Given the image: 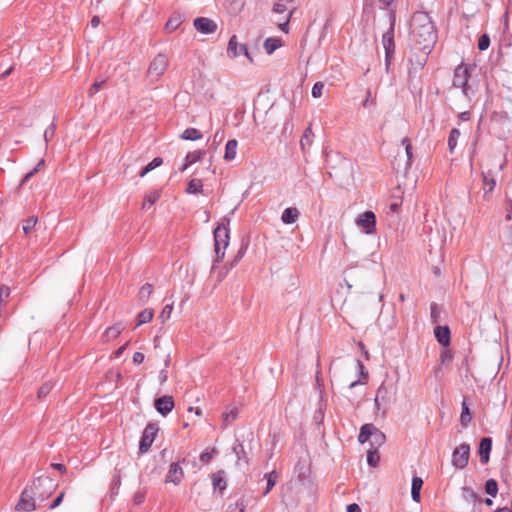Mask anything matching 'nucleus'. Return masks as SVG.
Segmentation results:
<instances>
[{
    "instance_id": "obj_1",
    "label": "nucleus",
    "mask_w": 512,
    "mask_h": 512,
    "mask_svg": "<svg viewBox=\"0 0 512 512\" xmlns=\"http://www.w3.org/2000/svg\"><path fill=\"white\" fill-rule=\"evenodd\" d=\"M411 35L418 49L428 55L436 42L437 36L434 25L426 13L414 14L411 22Z\"/></svg>"
},
{
    "instance_id": "obj_2",
    "label": "nucleus",
    "mask_w": 512,
    "mask_h": 512,
    "mask_svg": "<svg viewBox=\"0 0 512 512\" xmlns=\"http://www.w3.org/2000/svg\"><path fill=\"white\" fill-rule=\"evenodd\" d=\"M56 484L54 481L48 476H41L37 478L33 484L25 488L21 493L20 499L16 505V510L19 512H31L36 508V497L37 490L40 488H47L48 492L46 494H39V501H45L51 494Z\"/></svg>"
},
{
    "instance_id": "obj_3",
    "label": "nucleus",
    "mask_w": 512,
    "mask_h": 512,
    "mask_svg": "<svg viewBox=\"0 0 512 512\" xmlns=\"http://www.w3.org/2000/svg\"><path fill=\"white\" fill-rule=\"evenodd\" d=\"M369 440H370L371 446H373V448L378 449L385 443L386 436L375 425H373L371 423H367V424H364L360 428V432L358 435V441L361 444H363Z\"/></svg>"
},
{
    "instance_id": "obj_4",
    "label": "nucleus",
    "mask_w": 512,
    "mask_h": 512,
    "mask_svg": "<svg viewBox=\"0 0 512 512\" xmlns=\"http://www.w3.org/2000/svg\"><path fill=\"white\" fill-rule=\"evenodd\" d=\"M214 242H215V260L212 270L215 269V265L219 263L225 255V249L229 244V229L225 225H218L214 230Z\"/></svg>"
},
{
    "instance_id": "obj_5",
    "label": "nucleus",
    "mask_w": 512,
    "mask_h": 512,
    "mask_svg": "<svg viewBox=\"0 0 512 512\" xmlns=\"http://www.w3.org/2000/svg\"><path fill=\"white\" fill-rule=\"evenodd\" d=\"M392 389L387 386L385 383H382L375 395L374 399V413L381 414V416L385 417L390 403H391Z\"/></svg>"
},
{
    "instance_id": "obj_6",
    "label": "nucleus",
    "mask_w": 512,
    "mask_h": 512,
    "mask_svg": "<svg viewBox=\"0 0 512 512\" xmlns=\"http://www.w3.org/2000/svg\"><path fill=\"white\" fill-rule=\"evenodd\" d=\"M169 65L168 58L164 54H158L150 63L147 76L151 82H157Z\"/></svg>"
},
{
    "instance_id": "obj_7",
    "label": "nucleus",
    "mask_w": 512,
    "mask_h": 512,
    "mask_svg": "<svg viewBox=\"0 0 512 512\" xmlns=\"http://www.w3.org/2000/svg\"><path fill=\"white\" fill-rule=\"evenodd\" d=\"M470 77V66L460 64L455 68L453 85L462 89L463 94L469 97L470 87L468 79Z\"/></svg>"
},
{
    "instance_id": "obj_8",
    "label": "nucleus",
    "mask_w": 512,
    "mask_h": 512,
    "mask_svg": "<svg viewBox=\"0 0 512 512\" xmlns=\"http://www.w3.org/2000/svg\"><path fill=\"white\" fill-rule=\"evenodd\" d=\"M470 456V445L462 443L456 447L452 453V465L457 469H463L467 466Z\"/></svg>"
},
{
    "instance_id": "obj_9",
    "label": "nucleus",
    "mask_w": 512,
    "mask_h": 512,
    "mask_svg": "<svg viewBox=\"0 0 512 512\" xmlns=\"http://www.w3.org/2000/svg\"><path fill=\"white\" fill-rule=\"evenodd\" d=\"M382 44L385 50V66L389 69L391 58L395 51L394 42V23L392 22L389 29L382 36Z\"/></svg>"
},
{
    "instance_id": "obj_10",
    "label": "nucleus",
    "mask_w": 512,
    "mask_h": 512,
    "mask_svg": "<svg viewBox=\"0 0 512 512\" xmlns=\"http://www.w3.org/2000/svg\"><path fill=\"white\" fill-rule=\"evenodd\" d=\"M355 223L366 234H373L376 228V216L372 211H365L364 213L358 215Z\"/></svg>"
},
{
    "instance_id": "obj_11",
    "label": "nucleus",
    "mask_w": 512,
    "mask_h": 512,
    "mask_svg": "<svg viewBox=\"0 0 512 512\" xmlns=\"http://www.w3.org/2000/svg\"><path fill=\"white\" fill-rule=\"evenodd\" d=\"M158 432V427L155 424H149L144 429L143 435L140 440L139 450L141 453L148 452L149 448L152 446L155 437Z\"/></svg>"
},
{
    "instance_id": "obj_12",
    "label": "nucleus",
    "mask_w": 512,
    "mask_h": 512,
    "mask_svg": "<svg viewBox=\"0 0 512 512\" xmlns=\"http://www.w3.org/2000/svg\"><path fill=\"white\" fill-rule=\"evenodd\" d=\"M174 400L172 396L164 395L156 398L154 401V407L159 414L163 417L167 416L174 408Z\"/></svg>"
},
{
    "instance_id": "obj_13",
    "label": "nucleus",
    "mask_w": 512,
    "mask_h": 512,
    "mask_svg": "<svg viewBox=\"0 0 512 512\" xmlns=\"http://www.w3.org/2000/svg\"><path fill=\"white\" fill-rule=\"evenodd\" d=\"M193 25L195 29L202 34H212L217 30L216 22L206 17L196 18Z\"/></svg>"
},
{
    "instance_id": "obj_14",
    "label": "nucleus",
    "mask_w": 512,
    "mask_h": 512,
    "mask_svg": "<svg viewBox=\"0 0 512 512\" xmlns=\"http://www.w3.org/2000/svg\"><path fill=\"white\" fill-rule=\"evenodd\" d=\"M184 478V471L179 465V463L173 462L169 466V470L165 477L166 483H173L174 485L180 484L182 479Z\"/></svg>"
},
{
    "instance_id": "obj_15",
    "label": "nucleus",
    "mask_w": 512,
    "mask_h": 512,
    "mask_svg": "<svg viewBox=\"0 0 512 512\" xmlns=\"http://www.w3.org/2000/svg\"><path fill=\"white\" fill-rule=\"evenodd\" d=\"M396 324V317L393 312H381L378 317V325L384 331L391 330Z\"/></svg>"
},
{
    "instance_id": "obj_16",
    "label": "nucleus",
    "mask_w": 512,
    "mask_h": 512,
    "mask_svg": "<svg viewBox=\"0 0 512 512\" xmlns=\"http://www.w3.org/2000/svg\"><path fill=\"white\" fill-rule=\"evenodd\" d=\"M492 449L491 438L484 437L481 439L479 444V457L482 464H486L489 461L490 452Z\"/></svg>"
},
{
    "instance_id": "obj_17",
    "label": "nucleus",
    "mask_w": 512,
    "mask_h": 512,
    "mask_svg": "<svg viewBox=\"0 0 512 512\" xmlns=\"http://www.w3.org/2000/svg\"><path fill=\"white\" fill-rule=\"evenodd\" d=\"M481 176L483 182V191L484 195L486 196L487 194L491 193L494 190L496 186V180L491 170L483 171L481 173Z\"/></svg>"
},
{
    "instance_id": "obj_18",
    "label": "nucleus",
    "mask_w": 512,
    "mask_h": 512,
    "mask_svg": "<svg viewBox=\"0 0 512 512\" xmlns=\"http://www.w3.org/2000/svg\"><path fill=\"white\" fill-rule=\"evenodd\" d=\"M434 335L441 345L448 346L450 344V330L447 326H436Z\"/></svg>"
},
{
    "instance_id": "obj_19",
    "label": "nucleus",
    "mask_w": 512,
    "mask_h": 512,
    "mask_svg": "<svg viewBox=\"0 0 512 512\" xmlns=\"http://www.w3.org/2000/svg\"><path fill=\"white\" fill-rule=\"evenodd\" d=\"M238 408L235 406H228L226 410L222 414V426L223 428H227L230 426L238 416Z\"/></svg>"
},
{
    "instance_id": "obj_20",
    "label": "nucleus",
    "mask_w": 512,
    "mask_h": 512,
    "mask_svg": "<svg viewBox=\"0 0 512 512\" xmlns=\"http://www.w3.org/2000/svg\"><path fill=\"white\" fill-rule=\"evenodd\" d=\"M240 47H245V45L239 44L237 41V36L233 35L228 42L227 55L230 58L238 57L240 54H242V51H240Z\"/></svg>"
},
{
    "instance_id": "obj_21",
    "label": "nucleus",
    "mask_w": 512,
    "mask_h": 512,
    "mask_svg": "<svg viewBox=\"0 0 512 512\" xmlns=\"http://www.w3.org/2000/svg\"><path fill=\"white\" fill-rule=\"evenodd\" d=\"M423 486V480L422 478L418 476H414L412 478V484H411V497L413 501L419 503L421 501V494L420 491Z\"/></svg>"
},
{
    "instance_id": "obj_22",
    "label": "nucleus",
    "mask_w": 512,
    "mask_h": 512,
    "mask_svg": "<svg viewBox=\"0 0 512 512\" xmlns=\"http://www.w3.org/2000/svg\"><path fill=\"white\" fill-rule=\"evenodd\" d=\"M299 217V211L297 208H294V207H289V208H286L282 215H281V220L284 224H293L297 221Z\"/></svg>"
},
{
    "instance_id": "obj_23",
    "label": "nucleus",
    "mask_w": 512,
    "mask_h": 512,
    "mask_svg": "<svg viewBox=\"0 0 512 512\" xmlns=\"http://www.w3.org/2000/svg\"><path fill=\"white\" fill-rule=\"evenodd\" d=\"M238 142L235 139L227 141L225 146L224 160L232 161L236 158Z\"/></svg>"
},
{
    "instance_id": "obj_24",
    "label": "nucleus",
    "mask_w": 512,
    "mask_h": 512,
    "mask_svg": "<svg viewBox=\"0 0 512 512\" xmlns=\"http://www.w3.org/2000/svg\"><path fill=\"white\" fill-rule=\"evenodd\" d=\"M123 330V325L121 323H117L111 327H108L104 334H103V338L105 341H111L115 338H117L119 336V334L122 332Z\"/></svg>"
},
{
    "instance_id": "obj_25",
    "label": "nucleus",
    "mask_w": 512,
    "mask_h": 512,
    "mask_svg": "<svg viewBox=\"0 0 512 512\" xmlns=\"http://www.w3.org/2000/svg\"><path fill=\"white\" fill-rule=\"evenodd\" d=\"M282 46V41L279 38L269 37L264 42V49L267 54L271 55L275 50Z\"/></svg>"
},
{
    "instance_id": "obj_26",
    "label": "nucleus",
    "mask_w": 512,
    "mask_h": 512,
    "mask_svg": "<svg viewBox=\"0 0 512 512\" xmlns=\"http://www.w3.org/2000/svg\"><path fill=\"white\" fill-rule=\"evenodd\" d=\"M203 155H204V152L200 151V150L192 151V152L188 153L185 157V162L183 164L182 171L186 170L190 165L199 161Z\"/></svg>"
},
{
    "instance_id": "obj_27",
    "label": "nucleus",
    "mask_w": 512,
    "mask_h": 512,
    "mask_svg": "<svg viewBox=\"0 0 512 512\" xmlns=\"http://www.w3.org/2000/svg\"><path fill=\"white\" fill-rule=\"evenodd\" d=\"M233 452H234V454L237 457V465L238 466H241L242 463H244L245 465H248L249 460H248V457L246 455L244 446L242 444H236L233 447Z\"/></svg>"
},
{
    "instance_id": "obj_28",
    "label": "nucleus",
    "mask_w": 512,
    "mask_h": 512,
    "mask_svg": "<svg viewBox=\"0 0 512 512\" xmlns=\"http://www.w3.org/2000/svg\"><path fill=\"white\" fill-rule=\"evenodd\" d=\"M160 198V192L157 190L151 191L145 195L144 201L142 204V209H149L153 204H155Z\"/></svg>"
},
{
    "instance_id": "obj_29",
    "label": "nucleus",
    "mask_w": 512,
    "mask_h": 512,
    "mask_svg": "<svg viewBox=\"0 0 512 512\" xmlns=\"http://www.w3.org/2000/svg\"><path fill=\"white\" fill-rule=\"evenodd\" d=\"M313 137H314L313 131H312L311 127H308L304 131V134L300 140V146H301L302 151H305L307 148H309L312 145Z\"/></svg>"
},
{
    "instance_id": "obj_30",
    "label": "nucleus",
    "mask_w": 512,
    "mask_h": 512,
    "mask_svg": "<svg viewBox=\"0 0 512 512\" xmlns=\"http://www.w3.org/2000/svg\"><path fill=\"white\" fill-rule=\"evenodd\" d=\"M153 316H154L153 309H150V308L144 309L138 315V323H137L136 327L141 326L146 323H149L153 319Z\"/></svg>"
},
{
    "instance_id": "obj_31",
    "label": "nucleus",
    "mask_w": 512,
    "mask_h": 512,
    "mask_svg": "<svg viewBox=\"0 0 512 512\" xmlns=\"http://www.w3.org/2000/svg\"><path fill=\"white\" fill-rule=\"evenodd\" d=\"M181 138L184 139V140L195 141V140L201 139L202 138V134H201V132L199 130H197L195 128H187L182 133Z\"/></svg>"
},
{
    "instance_id": "obj_32",
    "label": "nucleus",
    "mask_w": 512,
    "mask_h": 512,
    "mask_svg": "<svg viewBox=\"0 0 512 512\" xmlns=\"http://www.w3.org/2000/svg\"><path fill=\"white\" fill-rule=\"evenodd\" d=\"M226 481L224 479V472L218 471L213 475V486L214 488H218L220 491L226 489Z\"/></svg>"
},
{
    "instance_id": "obj_33",
    "label": "nucleus",
    "mask_w": 512,
    "mask_h": 512,
    "mask_svg": "<svg viewBox=\"0 0 512 512\" xmlns=\"http://www.w3.org/2000/svg\"><path fill=\"white\" fill-rule=\"evenodd\" d=\"M203 183L200 179H192L189 181L186 192L189 194H197L202 191Z\"/></svg>"
},
{
    "instance_id": "obj_34",
    "label": "nucleus",
    "mask_w": 512,
    "mask_h": 512,
    "mask_svg": "<svg viewBox=\"0 0 512 512\" xmlns=\"http://www.w3.org/2000/svg\"><path fill=\"white\" fill-rule=\"evenodd\" d=\"M460 137V131L457 128H454L450 131L449 137H448V146L451 153L454 152L457 141Z\"/></svg>"
},
{
    "instance_id": "obj_35",
    "label": "nucleus",
    "mask_w": 512,
    "mask_h": 512,
    "mask_svg": "<svg viewBox=\"0 0 512 512\" xmlns=\"http://www.w3.org/2000/svg\"><path fill=\"white\" fill-rule=\"evenodd\" d=\"M471 413L466 402L462 403V411L460 415V423L463 427H466L471 422Z\"/></svg>"
},
{
    "instance_id": "obj_36",
    "label": "nucleus",
    "mask_w": 512,
    "mask_h": 512,
    "mask_svg": "<svg viewBox=\"0 0 512 512\" xmlns=\"http://www.w3.org/2000/svg\"><path fill=\"white\" fill-rule=\"evenodd\" d=\"M246 503L243 499H239L234 503L228 504L225 512H245Z\"/></svg>"
},
{
    "instance_id": "obj_37",
    "label": "nucleus",
    "mask_w": 512,
    "mask_h": 512,
    "mask_svg": "<svg viewBox=\"0 0 512 512\" xmlns=\"http://www.w3.org/2000/svg\"><path fill=\"white\" fill-rule=\"evenodd\" d=\"M153 291V286L149 283L144 284L139 290V300L147 302Z\"/></svg>"
},
{
    "instance_id": "obj_38",
    "label": "nucleus",
    "mask_w": 512,
    "mask_h": 512,
    "mask_svg": "<svg viewBox=\"0 0 512 512\" xmlns=\"http://www.w3.org/2000/svg\"><path fill=\"white\" fill-rule=\"evenodd\" d=\"M162 158L156 157L150 163H148L139 173L140 177H144L147 173L159 167L162 164Z\"/></svg>"
},
{
    "instance_id": "obj_39",
    "label": "nucleus",
    "mask_w": 512,
    "mask_h": 512,
    "mask_svg": "<svg viewBox=\"0 0 512 512\" xmlns=\"http://www.w3.org/2000/svg\"><path fill=\"white\" fill-rule=\"evenodd\" d=\"M265 478L267 480V487L263 494L267 495L271 491V489L275 486L278 476L275 471H272L270 473H266Z\"/></svg>"
},
{
    "instance_id": "obj_40",
    "label": "nucleus",
    "mask_w": 512,
    "mask_h": 512,
    "mask_svg": "<svg viewBox=\"0 0 512 512\" xmlns=\"http://www.w3.org/2000/svg\"><path fill=\"white\" fill-rule=\"evenodd\" d=\"M378 449L376 448H373L371 450L368 451L367 453V463L371 466V467H376L380 461V456L378 454Z\"/></svg>"
},
{
    "instance_id": "obj_41",
    "label": "nucleus",
    "mask_w": 512,
    "mask_h": 512,
    "mask_svg": "<svg viewBox=\"0 0 512 512\" xmlns=\"http://www.w3.org/2000/svg\"><path fill=\"white\" fill-rule=\"evenodd\" d=\"M38 223V218L36 216H31L28 219H26L23 223V232L27 235L29 234Z\"/></svg>"
},
{
    "instance_id": "obj_42",
    "label": "nucleus",
    "mask_w": 512,
    "mask_h": 512,
    "mask_svg": "<svg viewBox=\"0 0 512 512\" xmlns=\"http://www.w3.org/2000/svg\"><path fill=\"white\" fill-rule=\"evenodd\" d=\"M485 491L491 497H495L498 492V484L494 479H489L485 483Z\"/></svg>"
},
{
    "instance_id": "obj_43",
    "label": "nucleus",
    "mask_w": 512,
    "mask_h": 512,
    "mask_svg": "<svg viewBox=\"0 0 512 512\" xmlns=\"http://www.w3.org/2000/svg\"><path fill=\"white\" fill-rule=\"evenodd\" d=\"M294 0H277L273 5V12L282 14L286 12V4L293 2Z\"/></svg>"
},
{
    "instance_id": "obj_44",
    "label": "nucleus",
    "mask_w": 512,
    "mask_h": 512,
    "mask_svg": "<svg viewBox=\"0 0 512 512\" xmlns=\"http://www.w3.org/2000/svg\"><path fill=\"white\" fill-rule=\"evenodd\" d=\"M44 165H45V161H44L43 159H42V160H40V161L37 163V165L35 166V168H34L33 170H31L30 172H28V173L23 177V179H22V181H21V185H23V184H25L27 181H29V179H30L31 177H33V176H34V174H35V173H37V172L39 171V169H40L41 167H43Z\"/></svg>"
},
{
    "instance_id": "obj_45",
    "label": "nucleus",
    "mask_w": 512,
    "mask_h": 512,
    "mask_svg": "<svg viewBox=\"0 0 512 512\" xmlns=\"http://www.w3.org/2000/svg\"><path fill=\"white\" fill-rule=\"evenodd\" d=\"M180 24H181L180 17H173L168 20L165 27L168 32H172V31L176 30Z\"/></svg>"
},
{
    "instance_id": "obj_46",
    "label": "nucleus",
    "mask_w": 512,
    "mask_h": 512,
    "mask_svg": "<svg viewBox=\"0 0 512 512\" xmlns=\"http://www.w3.org/2000/svg\"><path fill=\"white\" fill-rule=\"evenodd\" d=\"M172 311H173V304H167L166 306H164V308L162 309L160 316H159L161 321L162 322L167 321L171 317Z\"/></svg>"
},
{
    "instance_id": "obj_47",
    "label": "nucleus",
    "mask_w": 512,
    "mask_h": 512,
    "mask_svg": "<svg viewBox=\"0 0 512 512\" xmlns=\"http://www.w3.org/2000/svg\"><path fill=\"white\" fill-rule=\"evenodd\" d=\"M52 387L53 385L50 382L44 383L38 391V398L42 399L47 396L50 393Z\"/></svg>"
},
{
    "instance_id": "obj_48",
    "label": "nucleus",
    "mask_w": 512,
    "mask_h": 512,
    "mask_svg": "<svg viewBox=\"0 0 512 512\" xmlns=\"http://www.w3.org/2000/svg\"><path fill=\"white\" fill-rule=\"evenodd\" d=\"M489 45H490L489 36L487 34H483L480 37L479 42H478L479 50L484 51V50L488 49Z\"/></svg>"
},
{
    "instance_id": "obj_49",
    "label": "nucleus",
    "mask_w": 512,
    "mask_h": 512,
    "mask_svg": "<svg viewBox=\"0 0 512 512\" xmlns=\"http://www.w3.org/2000/svg\"><path fill=\"white\" fill-rule=\"evenodd\" d=\"M323 88H324V84L323 83H321V82L315 83L314 86L312 87V96L314 98L321 97L322 96Z\"/></svg>"
},
{
    "instance_id": "obj_50",
    "label": "nucleus",
    "mask_w": 512,
    "mask_h": 512,
    "mask_svg": "<svg viewBox=\"0 0 512 512\" xmlns=\"http://www.w3.org/2000/svg\"><path fill=\"white\" fill-rule=\"evenodd\" d=\"M431 319L434 323H437L439 322V318H440V309L439 307L437 306V304H432L431 305Z\"/></svg>"
},
{
    "instance_id": "obj_51",
    "label": "nucleus",
    "mask_w": 512,
    "mask_h": 512,
    "mask_svg": "<svg viewBox=\"0 0 512 512\" xmlns=\"http://www.w3.org/2000/svg\"><path fill=\"white\" fill-rule=\"evenodd\" d=\"M292 14H293V10L288 13V15L286 16L285 21L282 22V23H279V25H278L279 29L281 31H283L284 33H288L289 32V21H290V18L292 16Z\"/></svg>"
},
{
    "instance_id": "obj_52",
    "label": "nucleus",
    "mask_w": 512,
    "mask_h": 512,
    "mask_svg": "<svg viewBox=\"0 0 512 512\" xmlns=\"http://www.w3.org/2000/svg\"><path fill=\"white\" fill-rule=\"evenodd\" d=\"M104 83H105V80L95 81L89 89V96H93L94 94H96L101 89V87L104 85Z\"/></svg>"
},
{
    "instance_id": "obj_53",
    "label": "nucleus",
    "mask_w": 512,
    "mask_h": 512,
    "mask_svg": "<svg viewBox=\"0 0 512 512\" xmlns=\"http://www.w3.org/2000/svg\"><path fill=\"white\" fill-rule=\"evenodd\" d=\"M54 133H55V125L51 124L44 131V140H45V142H48L54 136Z\"/></svg>"
},
{
    "instance_id": "obj_54",
    "label": "nucleus",
    "mask_w": 512,
    "mask_h": 512,
    "mask_svg": "<svg viewBox=\"0 0 512 512\" xmlns=\"http://www.w3.org/2000/svg\"><path fill=\"white\" fill-rule=\"evenodd\" d=\"M216 453V450L215 449H212V451H204L200 454V461L202 462H209L211 460V458L213 457V455Z\"/></svg>"
},
{
    "instance_id": "obj_55",
    "label": "nucleus",
    "mask_w": 512,
    "mask_h": 512,
    "mask_svg": "<svg viewBox=\"0 0 512 512\" xmlns=\"http://www.w3.org/2000/svg\"><path fill=\"white\" fill-rule=\"evenodd\" d=\"M406 156H407V163L406 168H410L412 164V158H413V152H412V145L407 144V148H405Z\"/></svg>"
},
{
    "instance_id": "obj_56",
    "label": "nucleus",
    "mask_w": 512,
    "mask_h": 512,
    "mask_svg": "<svg viewBox=\"0 0 512 512\" xmlns=\"http://www.w3.org/2000/svg\"><path fill=\"white\" fill-rule=\"evenodd\" d=\"M223 139H224V131L217 130L215 132V134L213 135V144H215L217 146L222 142Z\"/></svg>"
},
{
    "instance_id": "obj_57",
    "label": "nucleus",
    "mask_w": 512,
    "mask_h": 512,
    "mask_svg": "<svg viewBox=\"0 0 512 512\" xmlns=\"http://www.w3.org/2000/svg\"><path fill=\"white\" fill-rule=\"evenodd\" d=\"M158 379H159V382L160 384H164L167 379H168V371L166 368L162 369L160 372H159V375H158Z\"/></svg>"
},
{
    "instance_id": "obj_58",
    "label": "nucleus",
    "mask_w": 512,
    "mask_h": 512,
    "mask_svg": "<svg viewBox=\"0 0 512 512\" xmlns=\"http://www.w3.org/2000/svg\"><path fill=\"white\" fill-rule=\"evenodd\" d=\"M63 498H64V492L60 493L56 498L55 500L52 502V504L50 505V509H55L56 507H58L61 502L63 501Z\"/></svg>"
},
{
    "instance_id": "obj_59",
    "label": "nucleus",
    "mask_w": 512,
    "mask_h": 512,
    "mask_svg": "<svg viewBox=\"0 0 512 512\" xmlns=\"http://www.w3.org/2000/svg\"><path fill=\"white\" fill-rule=\"evenodd\" d=\"M145 359V356L141 352H135L133 355V362L137 365L141 364Z\"/></svg>"
},
{
    "instance_id": "obj_60",
    "label": "nucleus",
    "mask_w": 512,
    "mask_h": 512,
    "mask_svg": "<svg viewBox=\"0 0 512 512\" xmlns=\"http://www.w3.org/2000/svg\"><path fill=\"white\" fill-rule=\"evenodd\" d=\"M506 235L509 239V242L507 243V245L509 246V248L511 249V256H512V225L508 226L506 228Z\"/></svg>"
},
{
    "instance_id": "obj_61",
    "label": "nucleus",
    "mask_w": 512,
    "mask_h": 512,
    "mask_svg": "<svg viewBox=\"0 0 512 512\" xmlns=\"http://www.w3.org/2000/svg\"><path fill=\"white\" fill-rule=\"evenodd\" d=\"M346 511L347 512H361V509L358 504L352 503L347 506Z\"/></svg>"
},
{
    "instance_id": "obj_62",
    "label": "nucleus",
    "mask_w": 512,
    "mask_h": 512,
    "mask_svg": "<svg viewBox=\"0 0 512 512\" xmlns=\"http://www.w3.org/2000/svg\"><path fill=\"white\" fill-rule=\"evenodd\" d=\"M144 500V495L142 493H137L134 495V503L135 504H141Z\"/></svg>"
},
{
    "instance_id": "obj_63",
    "label": "nucleus",
    "mask_w": 512,
    "mask_h": 512,
    "mask_svg": "<svg viewBox=\"0 0 512 512\" xmlns=\"http://www.w3.org/2000/svg\"><path fill=\"white\" fill-rule=\"evenodd\" d=\"M240 51H242V54H244L247 57L249 62H253V58L251 57V55H250V53H249V51H248L246 46L245 47H240Z\"/></svg>"
},
{
    "instance_id": "obj_64",
    "label": "nucleus",
    "mask_w": 512,
    "mask_h": 512,
    "mask_svg": "<svg viewBox=\"0 0 512 512\" xmlns=\"http://www.w3.org/2000/svg\"><path fill=\"white\" fill-rule=\"evenodd\" d=\"M100 24V18L98 16H94L92 19H91V26L93 28H96L98 27V25Z\"/></svg>"
}]
</instances>
